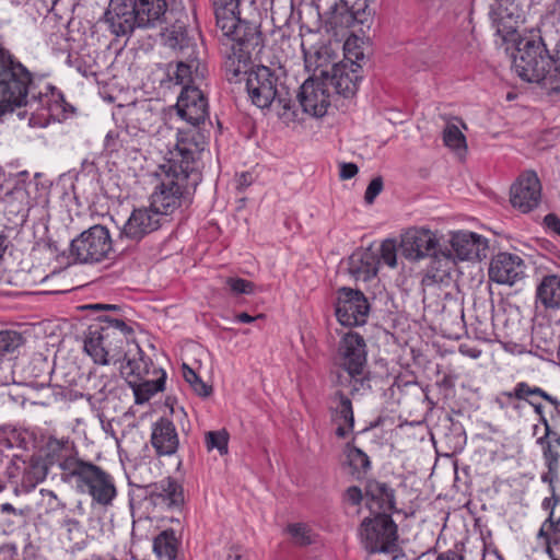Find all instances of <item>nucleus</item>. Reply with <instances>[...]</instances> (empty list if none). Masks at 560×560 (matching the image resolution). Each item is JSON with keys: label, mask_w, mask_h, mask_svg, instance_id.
<instances>
[{"label": "nucleus", "mask_w": 560, "mask_h": 560, "mask_svg": "<svg viewBox=\"0 0 560 560\" xmlns=\"http://www.w3.org/2000/svg\"><path fill=\"white\" fill-rule=\"evenodd\" d=\"M167 170L151 195L150 206L165 220L178 208L191 203V195L201 182L199 158L171 152Z\"/></svg>", "instance_id": "obj_1"}, {"label": "nucleus", "mask_w": 560, "mask_h": 560, "mask_svg": "<svg viewBox=\"0 0 560 560\" xmlns=\"http://www.w3.org/2000/svg\"><path fill=\"white\" fill-rule=\"evenodd\" d=\"M175 108L182 125L176 128L174 151L200 159L207 144L208 101L199 86H186L182 89Z\"/></svg>", "instance_id": "obj_2"}, {"label": "nucleus", "mask_w": 560, "mask_h": 560, "mask_svg": "<svg viewBox=\"0 0 560 560\" xmlns=\"http://www.w3.org/2000/svg\"><path fill=\"white\" fill-rule=\"evenodd\" d=\"M513 69L524 81L560 93V44L553 58L541 38H520L513 54Z\"/></svg>", "instance_id": "obj_3"}, {"label": "nucleus", "mask_w": 560, "mask_h": 560, "mask_svg": "<svg viewBox=\"0 0 560 560\" xmlns=\"http://www.w3.org/2000/svg\"><path fill=\"white\" fill-rule=\"evenodd\" d=\"M34 89L32 73L0 45V117L22 106L37 110L43 96Z\"/></svg>", "instance_id": "obj_4"}, {"label": "nucleus", "mask_w": 560, "mask_h": 560, "mask_svg": "<svg viewBox=\"0 0 560 560\" xmlns=\"http://www.w3.org/2000/svg\"><path fill=\"white\" fill-rule=\"evenodd\" d=\"M166 13V0H132L130 8L122 3L106 11L105 22L116 37H130L138 30L162 26Z\"/></svg>", "instance_id": "obj_5"}, {"label": "nucleus", "mask_w": 560, "mask_h": 560, "mask_svg": "<svg viewBox=\"0 0 560 560\" xmlns=\"http://www.w3.org/2000/svg\"><path fill=\"white\" fill-rule=\"evenodd\" d=\"M246 89L257 107L264 109L275 105L278 115L285 121L296 118L293 94L268 67L260 66L250 71L246 78Z\"/></svg>", "instance_id": "obj_6"}, {"label": "nucleus", "mask_w": 560, "mask_h": 560, "mask_svg": "<svg viewBox=\"0 0 560 560\" xmlns=\"http://www.w3.org/2000/svg\"><path fill=\"white\" fill-rule=\"evenodd\" d=\"M217 26L223 36L245 46H260L261 34L254 23L240 16V0H212Z\"/></svg>", "instance_id": "obj_7"}, {"label": "nucleus", "mask_w": 560, "mask_h": 560, "mask_svg": "<svg viewBox=\"0 0 560 560\" xmlns=\"http://www.w3.org/2000/svg\"><path fill=\"white\" fill-rule=\"evenodd\" d=\"M67 483L74 486L81 493H88L93 502L102 506L112 505L117 497L114 477L102 467L85 459Z\"/></svg>", "instance_id": "obj_8"}, {"label": "nucleus", "mask_w": 560, "mask_h": 560, "mask_svg": "<svg viewBox=\"0 0 560 560\" xmlns=\"http://www.w3.org/2000/svg\"><path fill=\"white\" fill-rule=\"evenodd\" d=\"M129 339L125 334L110 327H90L84 340V350L97 364L108 365L126 359Z\"/></svg>", "instance_id": "obj_9"}, {"label": "nucleus", "mask_w": 560, "mask_h": 560, "mask_svg": "<svg viewBox=\"0 0 560 560\" xmlns=\"http://www.w3.org/2000/svg\"><path fill=\"white\" fill-rule=\"evenodd\" d=\"M360 536L369 553H393L398 549V527L389 514L364 517Z\"/></svg>", "instance_id": "obj_10"}, {"label": "nucleus", "mask_w": 560, "mask_h": 560, "mask_svg": "<svg viewBox=\"0 0 560 560\" xmlns=\"http://www.w3.org/2000/svg\"><path fill=\"white\" fill-rule=\"evenodd\" d=\"M112 249L109 231L96 224L71 241L69 256L79 264H96L108 258Z\"/></svg>", "instance_id": "obj_11"}, {"label": "nucleus", "mask_w": 560, "mask_h": 560, "mask_svg": "<svg viewBox=\"0 0 560 560\" xmlns=\"http://www.w3.org/2000/svg\"><path fill=\"white\" fill-rule=\"evenodd\" d=\"M42 453L43 460L48 466L59 467L60 479L66 483L84 462L79 456L74 442L69 438L49 436L42 447Z\"/></svg>", "instance_id": "obj_12"}, {"label": "nucleus", "mask_w": 560, "mask_h": 560, "mask_svg": "<svg viewBox=\"0 0 560 560\" xmlns=\"http://www.w3.org/2000/svg\"><path fill=\"white\" fill-rule=\"evenodd\" d=\"M370 304L360 291L347 287L337 290L335 314L342 326H360L366 323Z\"/></svg>", "instance_id": "obj_13"}, {"label": "nucleus", "mask_w": 560, "mask_h": 560, "mask_svg": "<svg viewBox=\"0 0 560 560\" xmlns=\"http://www.w3.org/2000/svg\"><path fill=\"white\" fill-rule=\"evenodd\" d=\"M366 343L364 338L353 331L345 334L339 343L336 353V364L347 372V374H360L366 368Z\"/></svg>", "instance_id": "obj_14"}, {"label": "nucleus", "mask_w": 560, "mask_h": 560, "mask_svg": "<svg viewBox=\"0 0 560 560\" xmlns=\"http://www.w3.org/2000/svg\"><path fill=\"white\" fill-rule=\"evenodd\" d=\"M438 238L435 234L427 229L412 228L401 235L400 249L402 256L411 261L420 260L424 257L440 256L436 252Z\"/></svg>", "instance_id": "obj_15"}, {"label": "nucleus", "mask_w": 560, "mask_h": 560, "mask_svg": "<svg viewBox=\"0 0 560 560\" xmlns=\"http://www.w3.org/2000/svg\"><path fill=\"white\" fill-rule=\"evenodd\" d=\"M26 171L21 172V177L14 187L0 197V211L7 217L10 223L23 224L31 208L30 194L25 187L23 177L27 176Z\"/></svg>", "instance_id": "obj_16"}, {"label": "nucleus", "mask_w": 560, "mask_h": 560, "mask_svg": "<svg viewBox=\"0 0 560 560\" xmlns=\"http://www.w3.org/2000/svg\"><path fill=\"white\" fill-rule=\"evenodd\" d=\"M510 200L515 209L527 213L541 201V185L535 172L522 174L511 187Z\"/></svg>", "instance_id": "obj_17"}, {"label": "nucleus", "mask_w": 560, "mask_h": 560, "mask_svg": "<svg viewBox=\"0 0 560 560\" xmlns=\"http://www.w3.org/2000/svg\"><path fill=\"white\" fill-rule=\"evenodd\" d=\"M526 264L522 257L511 253H499L490 262V280L505 285H513L525 278Z\"/></svg>", "instance_id": "obj_18"}, {"label": "nucleus", "mask_w": 560, "mask_h": 560, "mask_svg": "<svg viewBox=\"0 0 560 560\" xmlns=\"http://www.w3.org/2000/svg\"><path fill=\"white\" fill-rule=\"evenodd\" d=\"M164 46L175 50L179 57H191L199 52L197 40L199 33L194 27H188L183 21H176L170 27L160 33Z\"/></svg>", "instance_id": "obj_19"}, {"label": "nucleus", "mask_w": 560, "mask_h": 560, "mask_svg": "<svg viewBox=\"0 0 560 560\" xmlns=\"http://www.w3.org/2000/svg\"><path fill=\"white\" fill-rule=\"evenodd\" d=\"M489 16L497 34L505 38L514 34L517 25L525 21V11L514 0H495L490 7Z\"/></svg>", "instance_id": "obj_20"}, {"label": "nucleus", "mask_w": 560, "mask_h": 560, "mask_svg": "<svg viewBox=\"0 0 560 560\" xmlns=\"http://www.w3.org/2000/svg\"><path fill=\"white\" fill-rule=\"evenodd\" d=\"M296 97L303 110L315 117L324 116L330 105V94L326 82L318 79H307L301 85Z\"/></svg>", "instance_id": "obj_21"}, {"label": "nucleus", "mask_w": 560, "mask_h": 560, "mask_svg": "<svg viewBox=\"0 0 560 560\" xmlns=\"http://www.w3.org/2000/svg\"><path fill=\"white\" fill-rule=\"evenodd\" d=\"M451 247L453 253L452 262L454 258L460 260H481L487 256L488 241L477 233L468 231H459L452 235Z\"/></svg>", "instance_id": "obj_22"}, {"label": "nucleus", "mask_w": 560, "mask_h": 560, "mask_svg": "<svg viewBox=\"0 0 560 560\" xmlns=\"http://www.w3.org/2000/svg\"><path fill=\"white\" fill-rule=\"evenodd\" d=\"M164 219L151 206L135 209L125 223L121 234L132 241H140L147 234L158 230Z\"/></svg>", "instance_id": "obj_23"}, {"label": "nucleus", "mask_w": 560, "mask_h": 560, "mask_svg": "<svg viewBox=\"0 0 560 560\" xmlns=\"http://www.w3.org/2000/svg\"><path fill=\"white\" fill-rule=\"evenodd\" d=\"M200 52L192 54L191 57H180L175 68L168 67L167 75L176 84L186 86H199L198 83L205 79L206 66L199 58Z\"/></svg>", "instance_id": "obj_24"}, {"label": "nucleus", "mask_w": 560, "mask_h": 560, "mask_svg": "<svg viewBox=\"0 0 560 560\" xmlns=\"http://www.w3.org/2000/svg\"><path fill=\"white\" fill-rule=\"evenodd\" d=\"M360 66L351 60L335 63L329 77V83L336 90V93L345 97L353 96L359 86L361 75L359 73Z\"/></svg>", "instance_id": "obj_25"}, {"label": "nucleus", "mask_w": 560, "mask_h": 560, "mask_svg": "<svg viewBox=\"0 0 560 560\" xmlns=\"http://www.w3.org/2000/svg\"><path fill=\"white\" fill-rule=\"evenodd\" d=\"M151 444L158 456H171L179 446V439L174 423L167 418H160L152 425Z\"/></svg>", "instance_id": "obj_26"}, {"label": "nucleus", "mask_w": 560, "mask_h": 560, "mask_svg": "<svg viewBox=\"0 0 560 560\" xmlns=\"http://www.w3.org/2000/svg\"><path fill=\"white\" fill-rule=\"evenodd\" d=\"M258 46H245L242 43L233 42L231 52L226 54L223 63L225 77L230 82H237L241 75L248 77L250 54Z\"/></svg>", "instance_id": "obj_27"}, {"label": "nucleus", "mask_w": 560, "mask_h": 560, "mask_svg": "<svg viewBox=\"0 0 560 560\" xmlns=\"http://www.w3.org/2000/svg\"><path fill=\"white\" fill-rule=\"evenodd\" d=\"M368 497V508L371 515L389 514L395 510L394 490L386 483L372 480L368 482L365 488Z\"/></svg>", "instance_id": "obj_28"}, {"label": "nucleus", "mask_w": 560, "mask_h": 560, "mask_svg": "<svg viewBox=\"0 0 560 560\" xmlns=\"http://www.w3.org/2000/svg\"><path fill=\"white\" fill-rule=\"evenodd\" d=\"M348 271L357 281H369L377 275L378 257L369 249L354 252L348 258Z\"/></svg>", "instance_id": "obj_29"}, {"label": "nucleus", "mask_w": 560, "mask_h": 560, "mask_svg": "<svg viewBox=\"0 0 560 560\" xmlns=\"http://www.w3.org/2000/svg\"><path fill=\"white\" fill-rule=\"evenodd\" d=\"M151 487L150 498L155 505L173 509L184 503L183 488L174 479L167 478Z\"/></svg>", "instance_id": "obj_30"}, {"label": "nucleus", "mask_w": 560, "mask_h": 560, "mask_svg": "<svg viewBox=\"0 0 560 560\" xmlns=\"http://www.w3.org/2000/svg\"><path fill=\"white\" fill-rule=\"evenodd\" d=\"M547 471L541 475V481L552 488L560 476V440L542 441L539 444Z\"/></svg>", "instance_id": "obj_31"}, {"label": "nucleus", "mask_w": 560, "mask_h": 560, "mask_svg": "<svg viewBox=\"0 0 560 560\" xmlns=\"http://www.w3.org/2000/svg\"><path fill=\"white\" fill-rule=\"evenodd\" d=\"M135 353L129 355L131 349H128L124 364L120 366V373L128 382L129 380H143L150 372L152 362L147 358L138 345H133Z\"/></svg>", "instance_id": "obj_32"}, {"label": "nucleus", "mask_w": 560, "mask_h": 560, "mask_svg": "<svg viewBox=\"0 0 560 560\" xmlns=\"http://www.w3.org/2000/svg\"><path fill=\"white\" fill-rule=\"evenodd\" d=\"M452 264V255L440 252V256L432 259L430 268L427 270L421 280L423 292L427 289H434L438 284L444 282L448 278Z\"/></svg>", "instance_id": "obj_33"}, {"label": "nucleus", "mask_w": 560, "mask_h": 560, "mask_svg": "<svg viewBox=\"0 0 560 560\" xmlns=\"http://www.w3.org/2000/svg\"><path fill=\"white\" fill-rule=\"evenodd\" d=\"M536 299L545 308H560V276L546 275L536 288Z\"/></svg>", "instance_id": "obj_34"}, {"label": "nucleus", "mask_w": 560, "mask_h": 560, "mask_svg": "<svg viewBox=\"0 0 560 560\" xmlns=\"http://www.w3.org/2000/svg\"><path fill=\"white\" fill-rule=\"evenodd\" d=\"M161 376L156 380H129L127 383L133 390L135 401L138 405L149 401L156 393L162 392L165 385L166 374L160 370Z\"/></svg>", "instance_id": "obj_35"}, {"label": "nucleus", "mask_w": 560, "mask_h": 560, "mask_svg": "<svg viewBox=\"0 0 560 560\" xmlns=\"http://www.w3.org/2000/svg\"><path fill=\"white\" fill-rule=\"evenodd\" d=\"M331 419L336 423L347 424L349 430H353L354 416L351 400L340 390L331 397L330 405Z\"/></svg>", "instance_id": "obj_36"}, {"label": "nucleus", "mask_w": 560, "mask_h": 560, "mask_svg": "<svg viewBox=\"0 0 560 560\" xmlns=\"http://www.w3.org/2000/svg\"><path fill=\"white\" fill-rule=\"evenodd\" d=\"M178 540L173 529L161 532L153 540V550L160 560H175Z\"/></svg>", "instance_id": "obj_37"}, {"label": "nucleus", "mask_w": 560, "mask_h": 560, "mask_svg": "<svg viewBox=\"0 0 560 560\" xmlns=\"http://www.w3.org/2000/svg\"><path fill=\"white\" fill-rule=\"evenodd\" d=\"M31 508L15 506L9 502L0 504V523L11 529L24 524L30 516Z\"/></svg>", "instance_id": "obj_38"}, {"label": "nucleus", "mask_w": 560, "mask_h": 560, "mask_svg": "<svg viewBox=\"0 0 560 560\" xmlns=\"http://www.w3.org/2000/svg\"><path fill=\"white\" fill-rule=\"evenodd\" d=\"M89 382L95 390L97 399L104 400L115 390L118 378L115 373L106 374L94 370L90 372Z\"/></svg>", "instance_id": "obj_39"}, {"label": "nucleus", "mask_w": 560, "mask_h": 560, "mask_svg": "<svg viewBox=\"0 0 560 560\" xmlns=\"http://www.w3.org/2000/svg\"><path fill=\"white\" fill-rule=\"evenodd\" d=\"M537 538L544 539L547 551L551 552L550 545L560 546V515L556 516L552 512L549 513L547 520L542 523Z\"/></svg>", "instance_id": "obj_40"}, {"label": "nucleus", "mask_w": 560, "mask_h": 560, "mask_svg": "<svg viewBox=\"0 0 560 560\" xmlns=\"http://www.w3.org/2000/svg\"><path fill=\"white\" fill-rule=\"evenodd\" d=\"M48 465L43 459H32L24 468L22 486L27 489L35 488L48 474Z\"/></svg>", "instance_id": "obj_41"}, {"label": "nucleus", "mask_w": 560, "mask_h": 560, "mask_svg": "<svg viewBox=\"0 0 560 560\" xmlns=\"http://www.w3.org/2000/svg\"><path fill=\"white\" fill-rule=\"evenodd\" d=\"M30 376L36 386L44 387L49 384L52 369L46 358H34L28 365Z\"/></svg>", "instance_id": "obj_42"}, {"label": "nucleus", "mask_w": 560, "mask_h": 560, "mask_svg": "<svg viewBox=\"0 0 560 560\" xmlns=\"http://www.w3.org/2000/svg\"><path fill=\"white\" fill-rule=\"evenodd\" d=\"M229 432L225 429L208 431L205 434V444L208 452L217 450L221 456L229 452Z\"/></svg>", "instance_id": "obj_43"}, {"label": "nucleus", "mask_w": 560, "mask_h": 560, "mask_svg": "<svg viewBox=\"0 0 560 560\" xmlns=\"http://www.w3.org/2000/svg\"><path fill=\"white\" fill-rule=\"evenodd\" d=\"M443 141L446 147L454 151H466V138L455 124H447L443 131Z\"/></svg>", "instance_id": "obj_44"}, {"label": "nucleus", "mask_w": 560, "mask_h": 560, "mask_svg": "<svg viewBox=\"0 0 560 560\" xmlns=\"http://www.w3.org/2000/svg\"><path fill=\"white\" fill-rule=\"evenodd\" d=\"M346 455L349 465L357 472H365L371 466L369 456L361 448L354 445L347 444Z\"/></svg>", "instance_id": "obj_45"}, {"label": "nucleus", "mask_w": 560, "mask_h": 560, "mask_svg": "<svg viewBox=\"0 0 560 560\" xmlns=\"http://www.w3.org/2000/svg\"><path fill=\"white\" fill-rule=\"evenodd\" d=\"M183 376L185 381L190 385L192 390L201 396V397H208L212 393V387L208 384H206L197 374L196 372L190 369L187 364H183Z\"/></svg>", "instance_id": "obj_46"}, {"label": "nucleus", "mask_w": 560, "mask_h": 560, "mask_svg": "<svg viewBox=\"0 0 560 560\" xmlns=\"http://www.w3.org/2000/svg\"><path fill=\"white\" fill-rule=\"evenodd\" d=\"M293 542L298 546H308L315 541L316 535L305 524H291L288 526Z\"/></svg>", "instance_id": "obj_47"}, {"label": "nucleus", "mask_w": 560, "mask_h": 560, "mask_svg": "<svg viewBox=\"0 0 560 560\" xmlns=\"http://www.w3.org/2000/svg\"><path fill=\"white\" fill-rule=\"evenodd\" d=\"M23 343L20 332L13 330L0 331V355L14 352Z\"/></svg>", "instance_id": "obj_48"}, {"label": "nucleus", "mask_w": 560, "mask_h": 560, "mask_svg": "<svg viewBox=\"0 0 560 560\" xmlns=\"http://www.w3.org/2000/svg\"><path fill=\"white\" fill-rule=\"evenodd\" d=\"M370 376L366 368L360 374H348V382L350 386V394H363L371 389Z\"/></svg>", "instance_id": "obj_49"}, {"label": "nucleus", "mask_w": 560, "mask_h": 560, "mask_svg": "<svg viewBox=\"0 0 560 560\" xmlns=\"http://www.w3.org/2000/svg\"><path fill=\"white\" fill-rule=\"evenodd\" d=\"M381 255L378 261L382 260L390 268L397 265L396 243L393 240H385L381 245Z\"/></svg>", "instance_id": "obj_50"}, {"label": "nucleus", "mask_w": 560, "mask_h": 560, "mask_svg": "<svg viewBox=\"0 0 560 560\" xmlns=\"http://www.w3.org/2000/svg\"><path fill=\"white\" fill-rule=\"evenodd\" d=\"M226 284L236 294H252L255 287L253 282L242 278H228Z\"/></svg>", "instance_id": "obj_51"}, {"label": "nucleus", "mask_w": 560, "mask_h": 560, "mask_svg": "<svg viewBox=\"0 0 560 560\" xmlns=\"http://www.w3.org/2000/svg\"><path fill=\"white\" fill-rule=\"evenodd\" d=\"M383 190V179L381 176H377L373 178L364 194V200L368 205H372L375 200V198L381 194Z\"/></svg>", "instance_id": "obj_52"}, {"label": "nucleus", "mask_w": 560, "mask_h": 560, "mask_svg": "<svg viewBox=\"0 0 560 560\" xmlns=\"http://www.w3.org/2000/svg\"><path fill=\"white\" fill-rule=\"evenodd\" d=\"M101 320L105 322V325L102 327H110L115 328V330L121 331L125 334L126 338L132 334V328L129 327L122 319L110 318L109 316H101Z\"/></svg>", "instance_id": "obj_53"}, {"label": "nucleus", "mask_w": 560, "mask_h": 560, "mask_svg": "<svg viewBox=\"0 0 560 560\" xmlns=\"http://www.w3.org/2000/svg\"><path fill=\"white\" fill-rule=\"evenodd\" d=\"M539 422L544 425V434L536 440L537 445L541 444L542 441H551L557 438V432L552 428L551 418L548 420L545 415L539 417Z\"/></svg>", "instance_id": "obj_54"}, {"label": "nucleus", "mask_w": 560, "mask_h": 560, "mask_svg": "<svg viewBox=\"0 0 560 560\" xmlns=\"http://www.w3.org/2000/svg\"><path fill=\"white\" fill-rule=\"evenodd\" d=\"M16 438V430L11 425L0 427V446L13 447V440Z\"/></svg>", "instance_id": "obj_55"}, {"label": "nucleus", "mask_w": 560, "mask_h": 560, "mask_svg": "<svg viewBox=\"0 0 560 560\" xmlns=\"http://www.w3.org/2000/svg\"><path fill=\"white\" fill-rule=\"evenodd\" d=\"M509 398L525 399L532 395V386L525 382L517 383L512 393H505Z\"/></svg>", "instance_id": "obj_56"}, {"label": "nucleus", "mask_w": 560, "mask_h": 560, "mask_svg": "<svg viewBox=\"0 0 560 560\" xmlns=\"http://www.w3.org/2000/svg\"><path fill=\"white\" fill-rule=\"evenodd\" d=\"M551 495L549 498H545L542 501V508L547 511L552 512L556 515V506L558 505L560 498L556 493L555 483H552V488L549 487Z\"/></svg>", "instance_id": "obj_57"}, {"label": "nucleus", "mask_w": 560, "mask_h": 560, "mask_svg": "<svg viewBox=\"0 0 560 560\" xmlns=\"http://www.w3.org/2000/svg\"><path fill=\"white\" fill-rule=\"evenodd\" d=\"M359 172L357 164L354 163H341L339 176L341 179H350L354 177Z\"/></svg>", "instance_id": "obj_58"}, {"label": "nucleus", "mask_w": 560, "mask_h": 560, "mask_svg": "<svg viewBox=\"0 0 560 560\" xmlns=\"http://www.w3.org/2000/svg\"><path fill=\"white\" fill-rule=\"evenodd\" d=\"M345 497L346 500L353 505H358L363 499L361 489L355 486L349 487Z\"/></svg>", "instance_id": "obj_59"}, {"label": "nucleus", "mask_w": 560, "mask_h": 560, "mask_svg": "<svg viewBox=\"0 0 560 560\" xmlns=\"http://www.w3.org/2000/svg\"><path fill=\"white\" fill-rule=\"evenodd\" d=\"M544 222L546 226L560 236V219L555 213H549L545 217Z\"/></svg>", "instance_id": "obj_60"}, {"label": "nucleus", "mask_w": 560, "mask_h": 560, "mask_svg": "<svg viewBox=\"0 0 560 560\" xmlns=\"http://www.w3.org/2000/svg\"><path fill=\"white\" fill-rule=\"evenodd\" d=\"M224 560H247L246 552L241 546H232L229 548Z\"/></svg>", "instance_id": "obj_61"}, {"label": "nucleus", "mask_w": 560, "mask_h": 560, "mask_svg": "<svg viewBox=\"0 0 560 560\" xmlns=\"http://www.w3.org/2000/svg\"><path fill=\"white\" fill-rule=\"evenodd\" d=\"M553 410L550 412V418L552 420V428L557 432V438L560 440V401L552 406Z\"/></svg>", "instance_id": "obj_62"}, {"label": "nucleus", "mask_w": 560, "mask_h": 560, "mask_svg": "<svg viewBox=\"0 0 560 560\" xmlns=\"http://www.w3.org/2000/svg\"><path fill=\"white\" fill-rule=\"evenodd\" d=\"M532 395H536V396L541 397L542 399H545L546 401H548L552 406H555L558 402V399L556 397L549 395L548 393H546L540 387H536V386L532 387Z\"/></svg>", "instance_id": "obj_63"}, {"label": "nucleus", "mask_w": 560, "mask_h": 560, "mask_svg": "<svg viewBox=\"0 0 560 560\" xmlns=\"http://www.w3.org/2000/svg\"><path fill=\"white\" fill-rule=\"evenodd\" d=\"M436 560H464V557L453 550L441 552Z\"/></svg>", "instance_id": "obj_64"}]
</instances>
